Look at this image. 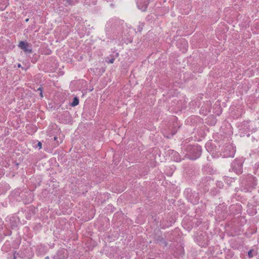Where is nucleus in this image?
I'll return each instance as SVG.
<instances>
[{
  "mask_svg": "<svg viewBox=\"0 0 259 259\" xmlns=\"http://www.w3.org/2000/svg\"><path fill=\"white\" fill-rule=\"evenodd\" d=\"M18 47L23 50L25 52H32V49L28 48L29 47V44L27 42L20 41L19 43Z\"/></svg>",
  "mask_w": 259,
  "mask_h": 259,
  "instance_id": "obj_1",
  "label": "nucleus"
},
{
  "mask_svg": "<svg viewBox=\"0 0 259 259\" xmlns=\"http://www.w3.org/2000/svg\"><path fill=\"white\" fill-rule=\"evenodd\" d=\"M79 104V100L77 97H75L73 99V102L71 104L72 106H76Z\"/></svg>",
  "mask_w": 259,
  "mask_h": 259,
  "instance_id": "obj_2",
  "label": "nucleus"
},
{
  "mask_svg": "<svg viewBox=\"0 0 259 259\" xmlns=\"http://www.w3.org/2000/svg\"><path fill=\"white\" fill-rule=\"evenodd\" d=\"M37 146H38V147H39V149H41L42 147L41 143L40 142H38L37 143Z\"/></svg>",
  "mask_w": 259,
  "mask_h": 259,
  "instance_id": "obj_3",
  "label": "nucleus"
},
{
  "mask_svg": "<svg viewBox=\"0 0 259 259\" xmlns=\"http://www.w3.org/2000/svg\"><path fill=\"white\" fill-rule=\"evenodd\" d=\"M38 90L40 91V97L41 98H42L43 95H42V90H41V88H39Z\"/></svg>",
  "mask_w": 259,
  "mask_h": 259,
  "instance_id": "obj_4",
  "label": "nucleus"
},
{
  "mask_svg": "<svg viewBox=\"0 0 259 259\" xmlns=\"http://www.w3.org/2000/svg\"><path fill=\"white\" fill-rule=\"evenodd\" d=\"M114 61V59H111L109 60V63L110 64H112V63H113Z\"/></svg>",
  "mask_w": 259,
  "mask_h": 259,
  "instance_id": "obj_5",
  "label": "nucleus"
},
{
  "mask_svg": "<svg viewBox=\"0 0 259 259\" xmlns=\"http://www.w3.org/2000/svg\"><path fill=\"white\" fill-rule=\"evenodd\" d=\"M248 255L250 257H252V252L251 250H250L249 252H248Z\"/></svg>",
  "mask_w": 259,
  "mask_h": 259,
  "instance_id": "obj_6",
  "label": "nucleus"
},
{
  "mask_svg": "<svg viewBox=\"0 0 259 259\" xmlns=\"http://www.w3.org/2000/svg\"><path fill=\"white\" fill-rule=\"evenodd\" d=\"M18 67H19V68H20V67H21V64H18Z\"/></svg>",
  "mask_w": 259,
  "mask_h": 259,
  "instance_id": "obj_7",
  "label": "nucleus"
},
{
  "mask_svg": "<svg viewBox=\"0 0 259 259\" xmlns=\"http://www.w3.org/2000/svg\"><path fill=\"white\" fill-rule=\"evenodd\" d=\"M183 42H186V41L184 39L182 40Z\"/></svg>",
  "mask_w": 259,
  "mask_h": 259,
  "instance_id": "obj_8",
  "label": "nucleus"
},
{
  "mask_svg": "<svg viewBox=\"0 0 259 259\" xmlns=\"http://www.w3.org/2000/svg\"><path fill=\"white\" fill-rule=\"evenodd\" d=\"M45 259H50V258H49V257L47 256V257L45 258Z\"/></svg>",
  "mask_w": 259,
  "mask_h": 259,
  "instance_id": "obj_9",
  "label": "nucleus"
},
{
  "mask_svg": "<svg viewBox=\"0 0 259 259\" xmlns=\"http://www.w3.org/2000/svg\"><path fill=\"white\" fill-rule=\"evenodd\" d=\"M57 138L56 137H54V140H57Z\"/></svg>",
  "mask_w": 259,
  "mask_h": 259,
  "instance_id": "obj_10",
  "label": "nucleus"
},
{
  "mask_svg": "<svg viewBox=\"0 0 259 259\" xmlns=\"http://www.w3.org/2000/svg\"><path fill=\"white\" fill-rule=\"evenodd\" d=\"M28 20H29V19H26V20H25V21H26V22H27V21H28Z\"/></svg>",
  "mask_w": 259,
  "mask_h": 259,
  "instance_id": "obj_11",
  "label": "nucleus"
}]
</instances>
